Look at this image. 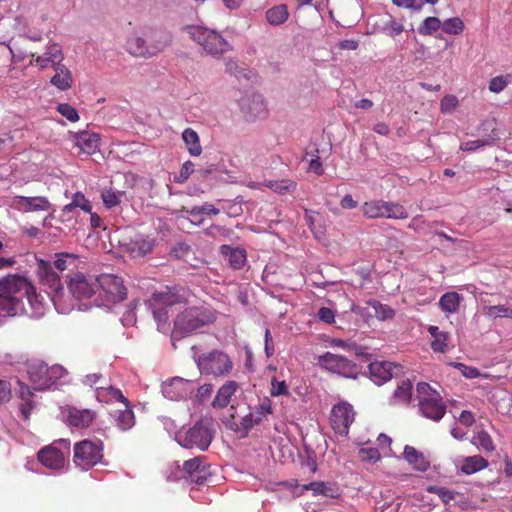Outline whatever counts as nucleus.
<instances>
[{
  "mask_svg": "<svg viewBox=\"0 0 512 512\" xmlns=\"http://www.w3.org/2000/svg\"><path fill=\"white\" fill-rule=\"evenodd\" d=\"M214 438V423L211 418H202L192 427L179 431L176 441L184 448L205 451Z\"/></svg>",
  "mask_w": 512,
  "mask_h": 512,
  "instance_id": "nucleus-3",
  "label": "nucleus"
},
{
  "mask_svg": "<svg viewBox=\"0 0 512 512\" xmlns=\"http://www.w3.org/2000/svg\"><path fill=\"white\" fill-rule=\"evenodd\" d=\"M184 30L207 54L218 56L231 50L229 42L215 30L196 25L187 26Z\"/></svg>",
  "mask_w": 512,
  "mask_h": 512,
  "instance_id": "nucleus-4",
  "label": "nucleus"
},
{
  "mask_svg": "<svg viewBox=\"0 0 512 512\" xmlns=\"http://www.w3.org/2000/svg\"><path fill=\"white\" fill-rule=\"evenodd\" d=\"M12 398L11 384L6 380H0V404L8 403Z\"/></svg>",
  "mask_w": 512,
  "mask_h": 512,
  "instance_id": "nucleus-60",
  "label": "nucleus"
},
{
  "mask_svg": "<svg viewBox=\"0 0 512 512\" xmlns=\"http://www.w3.org/2000/svg\"><path fill=\"white\" fill-rule=\"evenodd\" d=\"M473 444H475L479 450H482L486 453H492L495 450L492 437L487 431L483 429L477 431L473 437Z\"/></svg>",
  "mask_w": 512,
  "mask_h": 512,
  "instance_id": "nucleus-42",
  "label": "nucleus"
},
{
  "mask_svg": "<svg viewBox=\"0 0 512 512\" xmlns=\"http://www.w3.org/2000/svg\"><path fill=\"white\" fill-rule=\"evenodd\" d=\"M38 281L41 285L47 287L50 293H58L63 290L60 276L54 270V267L50 261L36 258V269H35Z\"/></svg>",
  "mask_w": 512,
  "mask_h": 512,
  "instance_id": "nucleus-13",
  "label": "nucleus"
},
{
  "mask_svg": "<svg viewBox=\"0 0 512 512\" xmlns=\"http://www.w3.org/2000/svg\"><path fill=\"white\" fill-rule=\"evenodd\" d=\"M53 69L55 74L51 77L50 83L61 91L70 89L73 84L71 71L62 63Z\"/></svg>",
  "mask_w": 512,
  "mask_h": 512,
  "instance_id": "nucleus-26",
  "label": "nucleus"
},
{
  "mask_svg": "<svg viewBox=\"0 0 512 512\" xmlns=\"http://www.w3.org/2000/svg\"><path fill=\"white\" fill-rule=\"evenodd\" d=\"M216 317L212 310L205 307H188L177 314L171 333L173 344L175 341L187 337L198 329L210 325Z\"/></svg>",
  "mask_w": 512,
  "mask_h": 512,
  "instance_id": "nucleus-2",
  "label": "nucleus"
},
{
  "mask_svg": "<svg viewBox=\"0 0 512 512\" xmlns=\"http://www.w3.org/2000/svg\"><path fill=\"white\" fill-rule=\"evenodd\" d=\"M354 417L355 412L352 405L347 402H340L334 405L331 410V426L337 434L346 436Z\"/></svg>",
  "mask_w": 512,
  "mask_h": 512,
  "instance_id": "nucleus-12",
  "label": "nucleus"
},
{
  "mask_svg": "<svg viewBox=\"0 0 512 512\" xmlns=\"http://www.w3.org/2000/svg\"><path fill=\"white\" fill-rule=\"evenodd\" d=\"M68 289L77 299L90 298L97 290L96 278L76 272L69 277Z\"/></svg>",
  "mask_w": 512,
  "mask_h": 512,
  "instance_id": "nucleus-14",
  "label": "nucleus"
},
{
  "mask_svg": "<svg viewBox=\"0 0 512 512\" xmlns=\"http://www.w3.org/2000/svg\"><path fill=\"white\" fill-rule=\"evenodd\" d=\"M363 310L369 317H375L381 321L392 319L395 315L391 307L380 303L378 300L367 301L366 307H364Z\"/></svg>",
  "mask_w": 512,
  "mask_h": 512,
  "instance_id": "nucleus-24",
  "label": "nucleus"
},
{
  "mask_svg": "<svg viewBox=\"0 0 512 512\" xmlns=\"http://www.w3.org/2000/svg\"><path fill=\"white\" fill-rule=\"evenodd\" d=\"M238 383L236 381H227L224 385H222L212 402V406L214 408L222 409L225 408L235 394L238 389Z\"/></svg>",
  "mask_w": 512,
  "mask_h": 512,
  "instance_id": "nucleus-25",
  "label": "nucleus"
},
{
  "mask_svg": "<svg viewBox=\"0 0 512 512\" xmlns=\"http://www.w3.org/2000/svg\"><path fill=\"white\" fill-rule=\"evenodd\" d=\"M124 409L119 410L116 415V423L119 429L122 431L129 430L135 424L134 413L130 408V403L127 400V403H122Z\"/></svg>",
  "mask_w": 512,
  "mask_h": 512,
  "instance_id": "nucleus-38",
  "label": "nucleus"
},
{
  "mask_svg": "<svg viewBox=\"0 0 512 512\" xmlns=\"http://www.w3.org/2000/svg\"><path fill=\"white\" fill-rule=\"evenodd\" d=\"M441 27V21L437 17H427L423 23L418 27V32L421 35H431Z\"/></svg>",
  "mask_w": 512,
  "mask_h": 512,
  "instance_id": "nucleus-46",
  "label": "nucleus"
},
{
  "mask_svg": "<svg viewBox=\"0 0 512 512\" xmlns=\"http://www.w3.org/2000/svg\"><path fill=\"white\" fill-rule=\"evenodd\" d=\"M96 282L105 306L123 301L127 296V288L122 278L117 275L102 274L96 278Z\"/></svg>",
  "mask_w": 512,
  "mask_h": 512,
  "instance_id": "nucleus-8",
  "label": "nucleus"
},
{
  "mask_svg": "<svg viewBox=\"0 0 512 512\" xmlns=\"http://www.w3.org/2000/svg\"><path fill=\"white\" fill-rule=\"evenodd\" d=\"M359 455L362 460L373 463L377 462L381 457L379 450L372 447L361 448L359 450Z\"/></svg>",
  "mask_w": 512,
  "mask_h": 512,
  "instance_id": "nucleus-57",
  "label": "nucleus"
},
{
  "mask_svg": "<svg viewBox=\"0 0 512 512\" xmlns=\"http://www.w3.org/2000/svg\"><path fill=\"white\" fill-rule=\"evenodd\" d=\"M252 412L256 418H259V422H261L264 417L272 413L271 401L268 398H264Z\"/></svg>",
  "mask_w": 512,
  "mask_h": 512,
  "instance_id": "nucleus-53",
  "label": "nucleus"
},
{
  "mask_svg": "<svg viewBox=\"0 0 512 512\" xmlns=\"http://www.w3.org/2000/svg\"><path fill=\"white\" fill-rule=\"evenodd\" d=\"M19 398L22 400L20 405V412L25 421H28L31 415L32 410L35 407V403L32 401L33 392L29 386L26 384L19 382Z\"/></svg>",
  "mask_w": 512,
  "mask_h": 512,
  "instance_id": "nucleus-30",
  "label": "nucleus"
},
{
  "mask_svg": "<svg viewBox=\"0 0 512 512\" xmlns=\"http://www.w3.org/2000/svg\"><path fill=\"white\" fill-rule=\"evenodd\" d=\"M412 383L409 379H403L393 392V401L398 404H408L412 398Z\"/></svg>",
  "mask_w": 512,
  "mask_h": 512,
  "instance_id": "nucleus-36",
  "label": "nucleus"
},
{
  "mask_svg": "<svg viewBox=\"0 0 512 512\" xmlns=\"http://www.w3.org/2000/svg\"><path fill=\"white\" fill-rule=\"evenodd\" d=\"M403 30H404L403 25L395 20H391L384 27V32L390 37H395V36L401 34L403 32Z\"/></svg>",
  "mask_w": 512,
  "mask_h": 512,
  "instance_id": "nucleus-61",
  "label": "nucleus"
},
{
  "mask_svg": "<svg viewBox=\"0 0 512 512\" xmlns=\"http://www.w3.org/2000/svg\"><path fill=\"white\" fill-rule=\"evenodd\" d=\"M150 57L156 56L168 47L172 41L171 35L163 30L151 29L147 34Z\"/></svg>",
  "mask_w": 512,
  "mask_h": 512,
  "instance_id": "nucleus-23",
  "label": "nucleus"
},
{
  "mask_svg": "<svg viewBox=\"0 0 512 512\" xmlns=\"http://www.w3.org/2000/svg\"><path fill=\"white\" fill-rule=\"evenodd\" d=\"M460 304V296L457 292H447L439 300V306L444 312L455 313Z\"/></svg>",
  "mask_w": 512,
  "mask_h": 512,
  "instance_id": "nucleus-41",
  "label": "nucleus"
},
{
  "mask_svg": "<svg viewBox=\"0 0 512 512\" xmlns=\"http://www.w3.org/2000/svg\"><path fill=\"white\" fill-rule=\"evenodd\" d=\"M182 303V297L171 291L156 292L149 300L153 316L159 324H165L169 318V309Z\"/></svg>",
  "mask_w": 512,
  "mask_h": 512,
  "instance_id": "nucleus-10",
  "label": "nucleus"
},
{
  "mask_svg": "<svg viewBox=\"0 0 512 512\" xmlns=\"http://www.w3.org/2000/svg\"><path fill=\"white\" fill-rule=\"evenodd\" d=\"M428 332L433 338L431 348L434 352L443 353L447 350L448 333L440 331L437 326L430 325Z\"/></svg>",
  "mask_w": 512,
  "mask_h": 512,
  "instance_id": "nucleus-37",
  "label": "nucleus"
},
{
  "mask_svg": "<svg viewBox=\"0 0 512 512\" xmlns=\"http://www.w3.org/2000/svg\"><path fill=\"white\" fill-rule=\"evenodd\" d=\"M318 149H316V155L309 162V171L313 172L317 176H321L324 174L323 165L318 156Z\"/></svg>",
  "mask_w": 512,
  "mask_h": 512,
  "instance_id": "nucleus-63",
  "label": "nucleus"
},
{
  "mask_svg": "<svg viewBox=\"0 0 512 512\" xmlns=\"http://www.w3.org/2000/svg\"><path fill=\"white\" fill-rule=\"evenodd\" d=\"M38 460L42 465L53 470L61 469L65 462L63 452L55 445L42 448L38 452Z\"/></svg>",
  "mask_w": 512,
  "mask_h": 512,
  "instance_id": "nucleus-21",
  "label": "nucleus"
},
{
  "mask_svg": "<svg viewBox=\"0 0 512 512\" xmlns=\"http://www.w3.org/2000/svg\"><path fill=\"white\" fill-rule=\"evenodd\" d=\"M266 20L270 25L278 26L287 21L288 8L285 4L274 6L266 11Z\"/></svg>",
  "mask_w": 512,
  "mask_h": 512,
  "instance_id": "nucleus-34",
  "label": "nucleus"
},
{
  "mask_svg": "<svg viewBox=\"0 0 512 512\" xmlns=\"http://www.w3.org/2000/svg\"><path fill=\"white\" fill-rule=\"evenodd\" d=\"M363 215L368 219L384 218L385 201L370 200L363 203L361 207Z\"/></svg>",
  "mask_w": 512,
  "mask_h": 512,
  "instance_id": "nucleus-33",
  "label": "nucleus"
},
{
  "mask_svg": "<svg viewBox=\"0 0 512 512\" xmlns=\"http://www.w3.org/2000/svg\"><path fill=\"white\" fill-rule=\"evenodd\" d=\"M442 30L447 34H460L464 30V23L459 17L449 18L442 24Z\"/></svg>",
  "mask_w": 512,
  "mask_h": 512,
  "instance_id": "nucleus-47",
  "label": "nucleus"
},
{
  "mask_svg": "<svg viewBox=\"0 0 512 512\" xmlns=\"http://www.w3.org/2000/svg\"><path fill=\"white\" fill-rule=\"evenodd\" d=\"M66 369L58 364L48 366L43 361H34L28 367L29 379L33 389L44 391L49 389L66 374Z\"/></svg>",
  "mask_w": 512,
  "mask_h": 512,
  "instance_id": "nucleus-6",
  "label": "nucleus"
},
{
  "mask_svg": "<svg viewBox=\"0 0 512 512\" xmlns=\"http://www.w3.org/2000/svg\"><path fill=\"white\" fill-rule=\"evenodd\" d=\"M511 75H500L493 77L489 82V90L493 93L502 92L510 82Z\"/></svg>",
  "mask_w": 512,
  "mask_h": 512,
  "instance_id": "nucleus-49",
  "label": "nucleus"
},
{
  "mask_svg": "<svg viewBox=\"0 0 512 512\" xmlns=\"http://www.w3.org/2000/svg\"><path fill=\"white\" fill-rule=\"evenodd\" d=\"M491 141L490 139H478V140H472L467 141L465 143H462L460 146V149L462 151H475L478 148L490 145Z\"/></svg>",
  "mask_w": 512,
  "mask_h": 512,
  "instance_id": "nucleus-59",
  "label": "nucleus"
},
{
  "mask_svg": "<svg viewBox=\"0 0 512 512\" xmlns=\"http://www.w3.org/2000/svg\"><path fill=\"white\" fill-rule=\"evenodd\" d=\"M241 110L248 121L265 118L267 115V106L259 94H253L251 97L243 98L240 102Z\"/></svg>",
  "mask_w": 512,
  "mask_h": 512,
  "instance_id": "nucleus-18",
  "label": "nucleus"
},
{
  "mask_svg": "<svg viewBox=\"0 0 512 512\" xmlns=\"http://www.w3.org/2000/svg\"><path fill=\"white\" fill-rule=\"evenodd\" d=\"M194 171V164L191 161H186L179 172V175L175 176L174 181L177 183H184Z\"/></svg>",
  "mask_w": 512,
  "mask_h": 512,
  "instance_id": "nucleus-58",
  "label": "nucleus"
},
{
  "mask_svg": "<svg viewBox=\"0 0 512 512\" xmlns=\"http://www.w3.org/2000/svg\"><path fill=\"white\" fill-rule=\"evenodd\" d=\"M368 368L371 379L377 385H382L402 373V366L389 361H374Z\"/></svg>",
  "mask_w": 512,
  "mask_h": 512,
  "instance_id": "nucleus-15",
  "label": "nucleus"
},
{
  "mask_svg": "<svg viewBox=\"0 0 512 512\" xmlns=\"http://www.w3.org/2000/svg\"><path fill=\"white\" fill-rule=\"evenodd\" d=\"M260 422H259V418H256L254 416V413L251 411L249 412L247 415H245L242 420H241V426L242 428L245 430V431H248L250 430L251 428H253L255 425H258Z\"/></svg>",
  "mask_w": 512,
  "mask_h": 512,
  "instance_id": "nucleus-64",
  "label": "nucleus"
},
{
  "mask_svg": "<svg viewBox=\"0 0 512 512\" xmlns=\"http://www.w3.org/2000/svg\"><path fill=\"white\" fill-rule=\"evenodd\" d=\"M56 110L70 122H77L79 120L77 110L68 103L58 104Z\"/></svg>",
  "mask_w": 512,
  "mask_h": 512,
  "instance_id": "nucleus-50",
  "label": "nucleus"
},
{
  "mask_svg": "<svg viewBox=\"0 0 512 512\" xmlns=\"http://www.w3.org/2000/svg\"><path fill=\"white\" fill-rule=\"evenodd\" d=\"M428 492L436 494L444 503H449L455 498V493L445 487L441 486H430L427 489Z\"/></svg>",
  "mask_w": 512,
  "mask_h": 512,
  "instance_id": "nucleus-52",
  "label": "nucleus"
},
{
  "mask_svg": "<svg viewBox=\"0 0 512 512\" xmlns=\"http://www.w3.org/2000/svg\"><path fill=\"white\" fill-rule=\"evenodd\" d=\"M404 459L417 471L425 472L430 467V462L423 453L414 447L406 445L403 452Z\"/></svg>",
  "mask_w": 512,
  "mask_h": 512,
  "instance_id": "nucleus-27",
  "label": "nucleus"
},
{
  "mask_svg": "<svg viewBox=\"0 0 512 512\" xmlns=\"http://www.w3.org/2000/svg\"><path fill=\"white\" fill-rule=\"evenodd\" d=\"M318 318L327 323V324H331L335 321V313L332 309L328 308V307H321L319 310H318Z\"/></svg>",
  "mask_w": 512,
  "mask_h": 512,
  "instance_id": "nucleus-62",
  "label": "nucleus"
},
{
  "mask_svg": "<svg viewBox=\"0 0 512 512\" xmlns=\"http://www.w3.org/2000/svg\"><path fill=\"white\" fill-rule=\"evenodd\" d=\"M267 187L277 193H284L290 189H295L296 183L290 179L271 180L267 183Z\"/></svg>",
  "mask_w": 512,
  "mask_h": 512,
  "instance_id": "nucleus-48",
  "label": "nucleus"
},
{
  "mask_svg": "<svg viewBox=\"0 0 512 512\" xmlns=\"http://www.w3.org/2000/svg\"><path fill=\"white\" fill-rule=\"evenodd\" d=\"M197 365L201 374L215 377L224 376L233 368L229 356L218 350L201 355L197 360Z\"/></svg>",
  "mask_w": 512,
  "mask_h": 512,
  "instance_id": "nucleus-9",
  "label": "nucleus"
},
{
  "mask_svg": "<svg viewBox=\"0 0 512 512\" xmlns=\"http://www.w3.org/2000/svg\"><path fill=\"white\" fill-rule=\"evenodd\" d=\"M73 143L79 152L92 155L99 149L100 137L95 132L84 130L74 134Z\"/></svg>",
  "mask_w": 512,
  "mask_h": 512,
  "instance_id": "nucleus-20",
  "label": "nucleus"
},
{
  "mask_svg": "<svg viewBox=\"0 0 512 512\" xmlns=\"http://www.w3.org/2000/svg\"><path fill=\"white\" fill-rule=\"evenodd\" d=\"M384 218L406 219L408 218V212L406 208L399 203L385 201Z\"/></svg>",
  "mask_w": 512,
  "mask_h": 512,
  "instance_id": "nucleus-44",
  "label": "nucleus"
},
{
  "mask_svg": "<svg viewBox=\"0 0 512 512\" xmlns=\"http://www.w3.org/2000/svg\"><path fill=\"white\" fill-rule=\"evenodd\" d=\"M127 50L130 54L136 57L149 58V43L148 40L142 37H135L127 42Z\"/></svg>",
  "mask_w": 512,
  "mask_h": 512,
  "instance_id": "nucleus-39",
  "label": "nucleus"
},
{
  "mask_svg": "<svg viewBox=\"0 0 512 512\" xmlns=\"http://www.w3.org/2000/svg\"><path fill=\"white\" fill-rule=\"evenodd\" d=\"M183 141L191 156H199L202 153V147L198 134L191 128H186L182 133Z\"/></svg>",
  "mask_w": 512,
  "mask_h": 512,
  "instance_id": "nucleus-35",
  "label": "nucleus"
},
{
  "mask_svg": "<svg viewBox=\"0 0 512 512\" xmlns=\"http://www.w3.org/2000/svg\"><path fill=\"white\" fill-rule=\"evenodd\" d=\"M185 478L193 483L202 484L210 475L209 466L204 456H197L183 463Z\"/></svg>",
  "mask_w": 512,
  "mask_h": 512,
  "instance_id": "nucleus-16",
  "label": "nucleus"
},
{
  "mask_svg": "<svg viewBox=\"0 0 512 512\" xmlns=\"http://www.w3.org/2000/svg\"><path fill=\"white\" fill-rule=\"evenodd\" d=\"M270 393L272 396H281V395L289 396L290 395L286 381H284V380L279 381L276 377H273L271 379Z\"/></svg>",
  "mask_w": 512,
  "mask_h": 512,
  "instance_id": "nucleus-51",
  "label": "nucleus"
},
{
  "mask_svg": "<svg viewBox=\"0 0 512 512\" xmlns=\"http://www.w3.org/2000/svg\"><path fill=\"white\" fill-rule=\"evenodd\" d=\"M102 200L107 208H112L120 203L121 194L112 190H105L102 192Z\"/></svg>",
  "mask_w": 512,
  "mask_h": 512,
  "instance_id": "nucleus-56",
  "label": "nucleus"
},
{
  "mask_svg": "<svg viewBox=\"0 0 512 512\" xmlns=\"http://www.w3.org/2000/svg\"><path fill=\"white\" fill-rule=\"evenodd\" d=\"M73 461L82 470H89L103 459V442L100 439H85L73 447Z\"/></svg>",
  "mask_w": 512,
  "mask_h": 512,
  "instance_id": "nucleus-7",
  "label": "nucleus"
},
{
  "mask_svg": "<svg viewBox=\"0 0 512 512\" xmlns=\"http://www.w3.org/2000/svg\"><path fill=\"white\" fill-rule=\"evenodd\" d=\"M62 61L63 53L60 46L56 43H52L47 45L46 51L41 55L31 53L30 65L36 66L43 70L49 66L54 68L55 66L61 64Z\"/></svg>",
  "mask_w": 512,
  "mask_h": 512,
  "instance_id": "nucleus-17",
  "label": "nucleus"
},
{
  "mask_svg": "<svg viewBox=\"0 0 512 512\" xmlns=\"http://www.w3.org/2000/svg\"><path fill=\"white\" fill-rule=\"evenodd\" d=\"M489 465L488 460H486L484 457L480 455H473L465 457L462 460L460 470L462 473L466 475L474 474L478 471H481L485 468H487Z\"/></svg>",
  "mask_w": 512,
  "mask_h": 512,
  "instance_id": "nucleus-31",
  "label": "nucleus"
},
{
  "mask_svg": "<svg viewBox=\"0 0 512 512\" xmlns=\"http://www.w3.org/2000/svg\"><path fill=\"white\" fill-rule=\"evenodd\" d=\"M154 239L147 237H141L132 241L129 245V252L132 257H143L152 252L154 247Z\"/></svg>",
  "mask_w": 512,
  "mask_h": 512,
  "instance_id": "nucleus-32",
  "label": "nucleus"
},
{
  "mask_svg": "<svg viewBox=\"0 0 512 512\" xmlns=\"http://www.w3.org/2000/svg\"><path fill=\"white\" fill-rule=\"evenodd\" d=\"M487 314L493 317H507L512 318V308L505 305L489 306Z\"/></svg>",
  "mask_w": 512,
  "mask_h": 512,
  "instance_id": "nucleus-55",
  "label": "nucleus"
},
{
  "mask_svg": "<svg viewBox=\"0 0 512 512\" xmlns=\"http://www.w3.org/2000/svg\"><path fill=\"white\" fill-rule=\"evenodd\" d=\"M416 392L421 415L434 422L440 421L447 408L440 393L426 382L418 383Z\"/></svg>",
  "mask_w": 512,
  "mask_h": 512,
  "instance_id": "nucleus-5",
  "label": "nucleus"
},
{
  "mask_svg": "<svg viewBox=\"0 0 512 512\" xmlns=\"http://www.w3.org/2000/svg\"><path fill=\"white\" fill-rule=\"evenodd\" d=\"M459 101L455 95H446L440 102L442 113H451L458 107Z\"/></svg>",
  "mask_w": 512,
  "mask_h": 512,
  "instance_id": "nucleus-54",
  "label": "nucleus"
},
{
  "mask_svg": "<svg viewBox=\"0 0 512 512\" xmlns=\"http://www.w3.org/2000/svg\"><path fill=\"white\" fill-rule=\"evenodd\" d=\"M16 203L24 210V211H46L50 207V203L46 197L37 196V197H25V196H16Z\"/></svg>",
  "mask_w": 512,
  "mask_h": 512,
  "instance_id": "nucleus-28",
  "label": "nucleus"
},
{
  "mask_svg": "<svg viewBox=\"0 0 512 512\" xmlns=\"http://www.w3.org/2000/svg\"><path fill=\"white\" fill-rule=\"evenodd\" d=\"M221 251L222 253L229 251V263L234 269H240L244 266L246 262V254L244 250L231 249L228 245H222Z\"/></svg>",
  "mask_w": 512,
  "mask_h": 512,
  "instance_id": "nucleus-43",
  "label": "nucleus"
},
{
  "mask_svg": "<svg viewBox=\"0 0 512 512\" xmlns=\"http://www.w3.org/2000/svg\"><path fill=\"white\" fill-rule=\"evenodd\" d=\"M319 363L324 369L344 377H355L357 374V367L351 360L331 352L319 356Z\"/></svg>",
  "mask_w": 512,
  "mask_h": 512,
  "instance_id": "nucleus-11",
  "label": "nucleus"
},
{
  "mask_svg": "<svg viewBox=\"0 0 512 512\" xmlns=\"http://www.w3.org/2000/svg\"><path fill=\"white\" fill-rule=\"evenodd\" d=\"M74 208H80L86 213H91L92 205L82 192H76L72 197V201L65 205L62 211L63 213H70Z\"/></svg>",
  "mask_w": 512,
  "mask_h": 512,
  "instance_id": "nucleus-40",
  "label": "nucleus"
},
{
  "mask_svg": "<svg viewBox=\"0 0 512 512\" xmlns=\"http://www.w3.org/2000/svg\"><path fill=\"white\" fill-rule=\"evenodd\" d=\"M77 256L70 253H59L56 254V259L52 263L54 269L58 271L68 270L71 267H75Z\"/></svg>",
  "mask_w": 512,
  "mask_h": 512,
  "instance_id": "nucleus-45",
  "label": "nucleus"
},
{
  "mask_svg": "<svg viewBox=\"0 0 512 512\" xmlns=\"http://www.w3.org/2000/svg\"><path fill=\"white\" fill-rule=\"evenodd\" d=\"M24 290L29 304L38 308L42 304L43 297L37 293L32 281L19 274H8L0 277V309L8 316H16L22 305V299L17 293Z\"/></svg>",
  "mask_w": 512,
  "mask_h": 512,
  "instance_id": "nucleus-1",
  "label": "nucleus"
},
{
  "mask_svg": "<svg viewBox=\"0 0 512 512\" xmlns=\"http://www.w3.org/2000/svg\"><path fill=\"white\" fill-rule=\"evenodd\" d=\"M96 398L99 402L111 403L119 401L121 403H127V398L122 394L121 390L111 385L109 386H97L95 390Z\"/></svg>",
  "mask_w": 512,
  "mask_h": 512,
  "instance_id": "nucleus-29",
  "label": "nucleus"
},
{
  "mask_svg": "<svg viewBox=\"0 0 512 512\" xmlns=\"http://www.w3.org/2000/svg\"><path fill=\"white\" fill-rule=\"evenodd\" d=\"M96 418V412L90 409L68 407L67 424L77 429L88 428Z\"/></svg>",
  "mask_w": 512,
  "mask_h": 512,
  "instance_id": "nucleus-19",
  "label": "nucleus"
},
{
  "mask_svg": "<svg viewBox=\"0 0 512 512\" xmlns=\"http://www.w3.org/2000/svg\"><path fill=\"white\" fill-rule=\"evenodd\" d=\"M190 382L176 377L162 386L163 395L173 401L184 399L189 392Z\"/></svg>",
  "mask_w": 512,
  "mask_h": 512,
  "instance_id": "nucleus-22",
  "label": "nucleus"
}]
</instances>
